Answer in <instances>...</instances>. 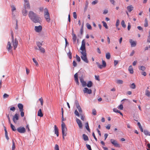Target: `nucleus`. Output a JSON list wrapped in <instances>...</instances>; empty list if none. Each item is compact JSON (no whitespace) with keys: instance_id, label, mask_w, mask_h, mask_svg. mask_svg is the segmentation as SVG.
I'll return each mask as SVG.
<instances>
[{"instance_id":"obj_1","label":"nucleus","mask_w":150,"mask_h":150,"mask_svg":"<svg viewBox=\"0 0 150 150\" xmlns=\"http://www.w3.org/2000/svg\"><path fill=\"white\" fill-rule=\"evenodd\" d=\"M12 40L11 42L10 41H8L7 45L6 46V49L8 51L10 52H12V49L13 47L12 44H13V47L14 50H15L17 48L18 44V41L16 39H15L14 40V38L13 35H12Z\"/></svg>"},{"instance_id":"obj_2","label":"nucleus","mask_w":150,"mask_h":150,"mask_svg":"<svg viewBox=\"0 0 150 150\" xmlns=\"http://www.w3.org/2000/svg\"><path fill=\"white\" fill-rule=\"evenodd\" d=\"M61 127L63 138L64 139V137L66 136L67 135V130L65 124L63 122H62Z\"/></svg>"},{"instance_id":"obj_3","label":"nucleus","mask_w":150,"mask_h":150,"mask_svg":"<svg viewBox=\"0 0 150 150\" xmlns=\"http://www.w3.org/2000/svg\"><path fill=\"white\" fill-rule=\"evenodd\" d=\"M44 16L47 21L49 22L50 21V14L47 8H45L44 10Z\"/></svg>"},{"instance_id":"obj_4","label":"nucleus","mask_w":150,"mask_h":150,"mask_svg":"<svg viewBox=\"0 0 150 150\" xmlns=\"http://www.w3.org/2000/svg\"><path fill=\"white\" fill-rule=\"evenodd\" d=\"M76 107L79 112L77 110H76L75 111L74 114L76 116L79 117H80V114L81 115V114H82V110L80 105H78V106Z\"/></svg>"},{"instance_id":"obj_5","label":"nucleus","mask_w":150,"mask_h":150,"mask_svg":"<svg viewBox=\"0 0 150 150\" xmlns=\"http://www.w3.org/2000/svg\"><path fill=\"white\" fill-rule=\"evenodd\" d=\"M80 52L81 54V59L85 62L88 63V61L87 57L86 52H83V51Z\"/></svg>"},{"instance_id":"obj_6","label":"nucleus","mask_w":150,"mask_h":150,"mask_svg":"<svg viewBox=\"0 0 150 150\" xmlns=\"http://www.w3.org/2000/svg\"><path fill=\"white\" fill-rule=\"evenodd\" d=\"M11 7L12 16L13 17L15 18L17 13L16 9L15 6L14 5H11Z\"/></svg>"},{"instance_id":"obj_7","label":"nucleus","mask_w":150,"mask_h":150,"mask_svg":"<svg viewBox=\"0 0 150 150\" xmlns=\"http://www.w3.org/2000/svg\"><path fill=\"white\" fill-rule=\"evenodd\" d=\"M81 50V52L83 51V52H86L85 49V42L84 40H83L81 42V45L80 48Z\"/></svg>"},{"instance_id":"obj_8","label":"nucleus","mask_w":150,"mask_h":150,"mask_svg":"<svg viewBox=\"0 0 150 150\" xmlns=\"http://www.w3.org/2000/svg\"><path fill=\"white\" fill-rule=\"evenodd\" d=\"M24 7L23 8L26 9H30V6L28 0H24Z\"/></svg>"},{"instance_id":"obj_9","label":"nucleus","mask_w":150,"mask_h":150,"mask_svg":"<svg viewBox=\"0 0 150 150\" xmlns=\"http://www.w3.org/2000/svg\"><path fill=\"white\" fill-rule=\"evenodd\" d=\"M19 115L18 114L16 113L13 116V122L16 123L17 122V121L19 119Z\"/></svg>"},{"instance_id":"obj_10","label":"nucleus","mask_w":150,"mask_h":150,"mask_svg":"<svg viewBox=\"0 0 150 150\" xmlns=\"http://www.w3.org/2000/svg\"><path fill=\"white\" fill-rule=\"evenodd\" d=\"M18 131L21 133H24L26 131L25 128L23 127H19L17 129Z\"/></svg>"},{"instance_id":"obj_11","label":"nucleus","mask_w":150,"mask_h":150,"mask_svg":"<svg viewBox=\"0 0 150 150\" xmlns=\"http://www.w3.org/2000/svg\"><path fill=\"white\" fill-rule=\"evenodd\" d=\"M37 15L32 11H30L28 13V16L30 19L31 20Z\"/></svg>"},{"instance_id":"obj_12","label":"nucleus","mask_w":150,"mask_h":150,"mask_svg":"<svg viewBox=\"0 0 150 150\" xmlns=\"http://www.w3.org/2000/svg\"><path fill=\"white\" fill-rule=\"evenodd\" d=\"M110 142L115 146L116 147H120V145L117 143V142L116 140L113 139H111Z\"/></svg>"},{"instance_id":"obj_13","label":"nucleus","mask_w":150,"mask_h":150,"mask_svg":"<svg viewBox=\"0 0 150 150\" xmlns=\"http://www.w3.org/2000/svg\"><path fill=\"white\" fill-rule=\"evenodd\" d=\"M40 18L37 15L31 20L35 23H39L40 21Z\"/></svg>"},{"instance_id":"obj_14","label":"nucleus","mask_w":150,"mask_h":150,"mask_svg":"<svg viewBox=\"0 0 150 150\" xmlns=\"http://www.w3.org/2000/svg\"><path fill=\"white\" fill-rule=\"evenodd\" d=\"M42 30V27L41 25L38 26H35V30L37 33L40 32Z\"/></svg>"},{"instance_id":"obj_15","label":"nucleus","mask_w":150,"mask_h":150,"mask_svg":"<svg viewBox=\"0 0 150 150\" xmlns=\"http://www.w3.org/2000/svg\"><path fill=\"white\" fill-rule=\"evenodd\" d=\"M84 93H87L89 94L92 93V91L91 89H89L87 88H85L83 90Z\"/></svg>"},{"instance_id":"obj_16","label":"nucleus","mask_w":150,"mask_h":150,"mask_svg":"<svg viewBox=\"0 0 150 150\" xmlns=\"http://www.w3.org/2000/svg\"><path fill=\"white\" fill-rule=\"evenodd\" d=\"M76 121L78 124L79 128L81 129L82 128V125L81 121L78 118H76Z\"/></svg>"},{"instance_id":"obj_17","label":"nucleus","mask_w":150,"mask_h":150,"mask_svg":"<svg viewBox=\"0 0 150 150\" xmlns=\"http://www.w3.org/2000/svg\"><path fill=\"white\" fill-rule=\"evenodd\" d=\"M26 8H23L22 9V13L23 16H26L28 14L27 11L26 10Z\"/></svg>"},{"instance_id":"obj_18","label":"nucleus","mask_w":150,"mask_h":150,"mask_svg":"<svg viewBox=\"0 0 150 150\" xmlns=\"http://www.w3.org/2000/svg\"><path fill=\"white\" fill-rule=\"evenodd\" d=\"M129 42L131 44V47H134L136 46V42L135 41L133 40L132 39H130L129 40Z\"/></svg>"},{"instance_id":"obj_19","label":"nucleus","mask_w":150,"mask_h":150,"mask_svg":"<svg viewBox=\"0 0 150 150\" xmlns=\"http://www.w3.org/2000/svg\"><path fill=\"white\" fill-rule=\"evenodd\" d=\"M54 132L55 134H56L57 136H59L58 129L56 125L54 126Z\"/></svg>"},{"instance_id":"obj_20","label":"nucleus","mask_w":150,"mask_h":150,"mask_svg":"<svg viewBox=\"0 0 150 150\" xmlns=\"http://www.w3.org/2000/svg\"><path fill=\"white\" fill-rule=\"evenodd\" d=\"M127 9L128 11L130 12L133 9V7L132 5H130L127 6Z\"/></svg>"},{"instance_id":"obj_21","label":"nucleus","mask_w":150,"mask_h":150,"mask_svg":"<svg viewBox=\"0 0 150 150\" xmlns=\"http://www.w3.org/2000/svg\"><path fill=\"white\" fill-rule=\"evenodd\" d=\"M72 39H73V41L74 43L76 42V41L77 39V37L76 35L74 33H72Z\"/></svg>"},{"instance_id":"obj_22","label":"nucleus","mask_w":150,"mask_h":150,"mask_svg":"<svg viewBox=\"0 0 150 150\" xmlns=\"http://www.w3.org/2000/svg\"><path fill=\"white\" fill-rule=\"evenodd\" d=\"M18 107L20 111L23 110V105L21 103H19L18 105Z\"/></svg>"},{"instance_id":"obj_23","label":"nucleus","mask_w":150,"mask_h":150,"mask_svg":"<svg viewBox=\"0 0 150 150\" xmlns=\"http://www.w3.org/2000/svg\"><path fill=\"white\" fill-rule=\"evenodd\" d=\"M128 70L129 73L131 74H132L134 73L132 65L130 66L128 68Z\"/></svg>"},{"instance_id":"obj_24","label":"nucleus","mask_w":150,"mask_h":150,"mask_svg":"<svg viewBox=\"0 0 150 150\" xmlns=\"http://www.w3.org/2000/svg\"><path fill=\"white\" fill-rule=\"evenodd\" d=\"M38 115L40 117H42L43 116V114L42 112L41 109H40L39 110L38 112Z\"/></svg>"},{"instance_id":"obj_25","label":"nucleus","mask_w":150,"mask_h":150,"mask_svg":"<svg viewBox=\"0 0 150 150\" xmlns=\"http://www.w3.org/2000/svg\"><path fill=\"white\" fill-rule=\"evenodd\" d=\"M93 85V83L91 81H89L88 82L86 86L89 88L91 87Z\"/></svg>"},{"instance_id":"obj_26","label":"nucleus","mask_w":150,"mask_h":150,"mask_svg":"<svg viewBox=\"0 0 150 150\" xmlns=\"http://www.w3.org/2000/svg\"><path fill=\"white\" fill-rule=\"evenodd\" d=\"M145 94L148 97L150 96V92L148 89L146 90Z\"/></svg>"},{"instance_id":"obj_27","label":"nucleus","mask_w":150,"mask_h":150,"mask_svg":"<svg viewBox=\"0 0 150 150\" xmlns=\"http://www.w3.org/2000/svg\"><path fill=\"white\" fill-rule=\"evenodd\" d=\"M83 139L84 141H88V137L85 134L83 135Z\"/></svg>"},{"instance_id":"obj_28","label":"nucleus","mask_w":150,"mask_h":150,"mask_svg":"<svg viewBox=\"0 0 150 150\" xmlns=\"http://www.w3.org/2000/svg\"><path fill=\"white\" fill-rule=\"evenodd\" d=\"M85 127L86 129L89 132H90V130L89 129L88 122H86L85 124Z\"/></svg>"},{"instance_id":"obj_29","label":"nucleus","mask_w":150,"mask_h":150,"mask_svg":"<svg viewBox=\"0 0 150 150\" xmlns=\"http://www.w3.org/2000/svg\"><path fill=\"white\" fill-rule=\"evenodd\" d=\"M144 134L146 135H149L150 136V132L147 130H144Z\"/></svg>"},{"instance_id":"obj_30","label":"nucleus","mask_w":150,"mask_h":150,"mask_svg":"<svg viewBox=\"0 0 150 150\" xmlns=\"http://www.w3.org/2000/svg\"><path fill=\"white\" fill-rule=\"evenodd\" d=\"M116 83L118 84H122L123 83V81L121 80H117L116 81Z\"/></svg>"},{"instance_id":"obj_31","label":"nucleus","mask_w":150,"mask_h":150,"mask_svg":"<svg viewBox=\"0 0 150 150\" xmlns=\"http://www.w3.org/2000/svg\"><path fill=\"white\" fill-rule=\"evenodd\" d=\"M139 69L140 70H141L142 71H144L145 70L146 67L143 66H140L139 67Z\"/></svg>"},{"instance_id":"obj_32","label":"nucleus","mask_w":150,"mask_h":150,"mask_svg":"<svg viewBox=\"0 0 150 150\" xmlns=\"http://www.w3.org/2000/svg\"><path fill=\"white\" fill-rule=\"evenodd\" d=\"M102 23L103 24V26H104L106 29H108V26L106 22L104 21H102Z\"/></svg>"},{"instance_id":"obj_33","label":"nucleus","mask_w":150,"mask_h":150,"mask_svg":"<svg viewBox=\"0 0 150 150\" xmlns=\"http://www.w3.org/2000/svg\"><path fill=\"white\" fill-rule=\"evenodd\" d=\"M121 24L122 27L124 28H125L126 27V25L125 24V22L124 20L122 21L121 22Z\"/></svg>"},{"instance_id":"obj_34","label":"nucleus","mask_w":150,"mask_h":150,"mask_svg":"<svg viewBox=\"0 0 150 150\" xmlns=\"http://www.w3.org/2000/svg\"><path fill=\"white\" fill-rule=\"evenodd\" d=\"M39 50L42 53H44L45 52V49L43 48L42 47L39 48Z\"/></svg>"},{"instance_id":"obj_35","label":"nucleus","mask_w":150,"mask_h":150,"mask_svg":"<svg viewBox=\"0 0 150 150\" xmlns=\"http://www.w3.org/2000/svg\"><path fill=\"white\" fill-rule=\"evenodd\" d=\"M106 57L107 59H109L110 58V55L109 53H107L106 54Z\"/></svg>"},{"instance_id":"obj_36","label":"nucleus","mask_w":150,"mask_h":150,"mask_svg":"<svg viewBox=\"0 0 150 150\" xmlns=\"http://www.w3.org/2000/svg\"><path fill=\"white\" fill-rule=\"evenodd\" d=\"M130 87L131 88L134 89L136 88V85L134 83H133L131 84Z\"/></svg>"},{"instance_id":"obj_37","label":"nucleus","mask_w":150,"mask_h":150,"mask_svg":"<svg viewBox=\"0 0 150 150\" xmlns=\"http://www.w3.org/2000/svg\"><path fill=\"white\" fill-rule=\"evenodd\" d=\"M39 100L40 101L41 105L42 106L43 104V100L42 97H41L40 98H39Z\"/></svg>"},{"instance_id":"obj_38","label":"nucleus","mask_w":150,"mask_h":150,"mask_svg":"<svg viewBox=\"0 0 150 150\" xmlns=\"http://www.w3.org/2000/svg\"><path fill=\"white\" fill-rule=\"evenodd\" d=\"M144 26L145 27H147L148 26V22L146 18L145 20Z\"/></svg>"},{"instance_id":"obj_39","label":"nucleus","mask_w":150,"mask_h":150,"mask_svg":"<svg viewBox=\"0 0 150 150\" xmlns=\"http://www.w3.org/2000/svg\"><path fill=\"white\" fill-rule=\"evenodd\" d=\"M36 44L39 48L41 47L42 43L39 42H36Z\"/></svg>"},{"instance_id":"obj_40","label":"nucleus","mask_w":150,"mask_h":150,"mask_svg":"<svg viewBox=\"0 0 150 150\" xmlns=\"http://www.w3.org/2000/svg\"><path fill=\"white\" fill-rule=\"evenodd\" d=\"M12 130L13 131H15L16 130V129L15 126L11 123L10 124Z\"/></svg>"},{"instance_id":"obj_41","label":"nucleus","mask_w":150,"mask_h":150,"mask_svg":"<svg viewBox=\"0 0 150 150\" xmlns=\"http://www.w3.org/2000/svg\"><path fill=\"white\" fill-rule=\"evenodd\" d=\"M5 135L6 137V138L7 140H8L9 139V137L8 136L7 134V130H6L5 128Z\"/></svg>"},{"instance_id":"obj_42","label":"nucleus","mask_w":150,"mask_h":150,"mask_svg":"<svg viewBox=\"0 0 150 150\" xmlns=\"http://www.w3.org/2000/svg\"><path fill=\"white\" fill-rule=\"evenodd\" d=\"M83 24L82 25V27L81 28V29H80V34L81 35V36L82 35L83 32Z\"/></svg>"},{"instance_id":"obj_43","label":"nucleus","mask_w":150,"mask_h":150,"mask_svg":"<svg viewBox=\"0 0 150 150\" xmlns=\"http://www.w3.org/2000/svg\"><path fill=\"white\" fill-rule=\"evenodd\" d=\"M96 64L98 66V67L100 69L102 68V65H101L100 64V63L98 62H96Z\"/></svg>"},{"instance_id":"obj_44","label":"nucleus","mask_w":150,"mask_h":150,"mask_svg":"<svg viewBox=\"0 0 150 150\" xmlns=\"http://www.w3.org/2000/svg\"><path fill=\"white\" fill-rule=\"evenodd\" d=\"M88 1H86V3L85 4V8H84V10L85 11H86V9L87 8V7H88Z\"/></svg>"},{"instance_id":"obj_45","label":"nucleus","mask_w":150,"mask_h":150,"mask_svg":"<svg viewBox=\"0 0 150 150\" xmlns=\"http://www.w3.org/2000/svg\"><path fill=\"white\" fill-rule=\"evenodd\" d=\"M33 62H34L35 64V65L37 66H38V62H37L35 60V59L34 58H33Z\"/></svg>"},{"instance_id":"obj_46","label":"nucleus","mask_w":150,"mask_h":150,"mask_svg":"<svg viewBox=\"0 0 150 150\" xmlns=\"http://www.w3.org/2000/svg\"><path fill=\"white\" fill-rule=\"evenodd\" d=\"M12 143H13V144H12V150H14L15 147V144L14 143V141H13V140H12Z\"/></svg>"},{"instance_id":"obj_47","label":"nucleus","mask_w":150,"mask_h":150,"mask_svg":"<svg viewBox=\"0 0 150 150\" xmlns=\"http://www.w3.org/2000/svg\"><path fill=\"white\" fill-rule=\"evenodd\" d=\"M82 86L83 87L86 86L87 83L86 81H84L81 82Z\"/></svg>"},{"instance_id":"obj_48","label":"nucleus","mask_w":150,"mask_h":150,"mask_svg":"<svg viewBox=\"0 0 150 150\" xmlns=\"http://www.w3.org/2000/svg\"><path fill=\"white\" fill-rule=\"evenodd\" d=\"M67 55L69 59H71L72 58L71 53L69 51V52L67 53Z\"/></svg>"},{"instance_id":"obj_49","label":"nucleus","mask_w":150,"mask_h":150,"mask_svg":"<svg viewBox=\"0 0 150 150\" xmlns=\"http://www.w3.org/2000/svg\"><path fill=\"white\" fill-rule=\"evenodd\" d=\"M102 63H103V65H102V68L103 67H106V62H105L103 60H102Z\"/></svg>"},{"instance_id":"obj_50","label":"nucleus","mask_w":150,"mask_h":150,"mask_svg":"<svg viewBox=\"0 0 150 150\" xmlns=\"http://www.w3.org/2000/svg\"><path fill=\"white\" fill-rule=\"evenodd\" d=\"M86 26L88 29H91V25L88 23L86 24Z\"/></svg>"},{"instance_id":"obj_51","label":"nucleus","mask_w":150,"mask_h":150,"mask_svg":"<svg viewBox=\"0 0 150 150\" xmlns=\"http://www.w3.org/2000/svg\"><path fill=\"white\" fill-rule=\"evenodd\" d=\"M54 149L55 150H59L58 145L57 144H55Z\"/></svg>"},{"instance_id":"obj_52","label":"nucleus","mask_w":150,"mask_h":150,"mask_svg":"<svg viewBox=\"0 0 150 150\" xmlns=\"http://www.w3.org/2000/svg\"><path fill=\"white\" fill-rule=\"evenodd\" d=\"M76 58L78 62H79L80 61V60H81L80 58V57L79 56H78V55H76Z\"/></svg>"},{"instance_id":"obj_53","label":"nucleus","mask_w":150,"mask_h":150,"mask_svg":"<svg viewBox=\"0 0 150 150\" xmlns=\"http://www.w3.org/2000/svg\"><path fill=\"white\" fill-rule=\"evenodd\" d=\"M120 21L119 20L117 19V20L116 22V26L117 28L119 24Z\"/></svg>"},{"instance_id":"obj_54","label":"nucleus","mask_w":150,"mask_h":150,"mask_svg":"<svg viewBox=\"0 0 150 150\" xmlns=\"http://www.w3.org/2000/svg\"><path fill=\"white\" fill-rule=\"evenodd\" d=\"M73 16L74 18L75 19H76L77 18L76 13V12H74L73 13Z\"/></svg>"},{"instance_id":"obj_55","label":"nucleus","mask_w":150,"mask_h":150,"mask_svg":"<svg viewBox=\"0 0 150 150\" xmlns=\"http://www.w3.org/2000/svg\"><path fill=\"white\" fill-rule=\"evenodd\" d=\"M9 95L6 93H4L3 95V98H7L8 97Z\"/></svg>"},{"instance_id":"obj_56","label":"nucleus","mask_w":150,"mask_h":150,"mask_svg":"<svg viewBox=\"0 0 150 150\" xmlns=\"http://www.w3.org/2000/svg\"><path fill=\"white\" fill-rule=\"evenodd\" d=\"M98 2V1L97 0H96L94 1H93L92 2V4L93 5H95L96 4H97Z\"/></svg>"},{"instance_id":"obj_57","label":"nucleus","mask_w":150,"mask_h":150,"mask_svg":"<svg viewBox=\"0 0 150 150\" xmlns=\"http://www.w3.org/2000/svg\"><path fill=\"white\" fill-rule=\"evenodd\" d=\"M123 106L122 104L120 105L119 106H118V108L119 109L122 110L123 109Z\"/></svg>"},{"instance_id":"obj_58","label":"nucleus","mask_w":150,"mask_h":150,"mask_svg":"<svg viewBox=\"0 0 150 150\" xmlns=\"http://www.w3.org/2000/svg\"><path fill=\"white\" fill-rule=\"evenodd\" d=\"M113 111L114 112H115L116 113H118L120 112V111L118 110L116 108H114L113 109Z\"/></svg>"},{"instance_id":"obj_59","label":"nucleus","mask_w":150,"mask_h":150,"mask_svg":"<svg viewBox=\"0 0 150 150\" xmlns=\"http://www.w3.org/2000/svg\"><path fill=\"white\" fill-rule=\"evenodd\" d=\"M10 110L13 112H14L16 110V108L14 107H11L10 108Z\"/></svg>"},{"instance_id":"obj_60","label":"nucleus","mask_w":150,"mask_h":150,"mask_svg":"<svg viewBox=\"0 0 150 150\" xmlns=\"http://www.w3.org/2000/svg\"><path fill=\"white\" fill-rule=\"evenodd\" d=\"M92 114L94 115H96V111L95 109H93V110Z\"/></svg>"},{"instance_id":"obj_61","label":"nucleus","mask_w":150,"mask_h":150,"mask_svg":"<svg viewBox=\"0 0 150 150\" xmlns=\"http://www.w3.org/2000/svg\"><path fill=\"white\" fill-rule=\"evenodd\" d=\"M21 112V117H23L24 116V112L23 110L20 111Z\"/></svg>"},{"instance_id":"obj_62","label":"nucleus","mask_w":150,"mask_h":150,"mask_svg":"<svg viewBox=\"0 0 150 150\" xmlns=\"http://www.w3.org/2000/svg\"><path fill=\"white\" fill-rule=\"evenodd\" d=\"M81 116V119L84 121V117L82 115V114H81V115L80 114V116Z\"/></svg>"},{"instance_id":"obj_63","label":"nucleus","mask_w":150,"mask_h":150,"mask_svg":"<svg viewBox=\"0 0 150 150\" xmlns=\"http://www.w3.org/2000/svg\"><path fill=\"white\" fill-rule=\"evenodd\" d=\"M95 79L98 81H100V79L99 78V76H98L95 75Z\"/></svg>"},{"instance_id":"obj_64","label":"nucleus","mask_w":150,"mask_h":150,"mask_svg":"<svg viewBox=\"0 0 150 150\" xmlns=\"http://www.w3.org/2000/svg\"><path fill=\"white\" fill-rule=\"evenodd\" d=\"M118 61L117 60H115L114 61V65L115 66L116 65L118 64Z\"/></svg>"}]
</instances>
